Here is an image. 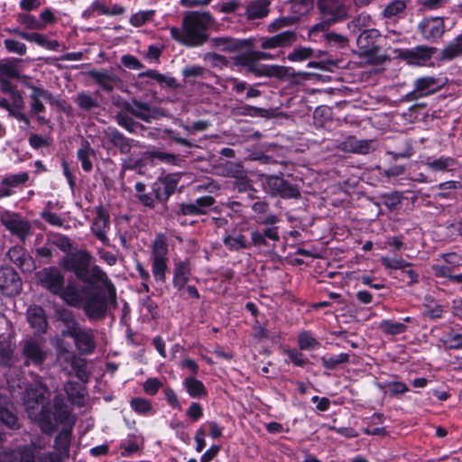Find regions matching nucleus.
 I'll use <instances>...</instances> for the list:
<instances>
[{"label": "nucleus", "instance_id": "obj_1", "mask_svg": "<svg viewBox=\"0 0 462 462\" xmlns=\"http://www.w3.org/2000/svg\"><path fill=\"white\" fill-rule=\"evenodd\" d=\"M211 23L208 13L189 12L182 20V28L171 27V36L181 44L201 46L208 40L207 31Z\"/></svg>", "mask_w": 462, "mask_h": 462}, {"label": "nucleus", "instance_id": "obj_2", "mask_svg": "<svg viewBox=\"0 0 462 462\" xmlns=\"http://www.w3.org/2000/svg\"><path fill=\"white\" fill-rule=\"evenodd\" d=\"M49 397L47 387L37 381L26 388L23 394V405L29 417L39 422L42 430L51 434L55 430V424L44 405Z\"/></svg>", "mask_w": 462, "mask_h": 462}, {"label": "nucleus", "instance_id": "obj_3", "mask_svg": "<svg viewBox=\"0 0 462 462\" xmlns=\"http://www.w3.org/2000/svg\"><path fill=\"white\" fill-rule=\"evenodd\" d=\"M61 320L65 325L61 330V336L71 337L79 354H92L96 349L94 331L89 328L81 327L69 312L62 314Z\"/></svg>", "mask_w": 462, "mask_h": 462}, {"label": "nucleus", "instance_id": "obj_4", "mask_svg": "<svg viewBox=\"0 0 462 462\" xmlns=\"http://www.w3.org/2000/svg\"><path fill=\"white\" fill-rule=\"evenodd\" d=\"M89 260L90 255L88 253L81 254L79 264L72 266L76 276L80 281L90 284H96L98 282L102 283L109 293L110 302L114 305V307H116V291L114 284L100 267L93 266L92 268L88 269ZM63 265L68 269L71 268V266H69L65 263Z\"/></svg>", "mask_w": 462, "mask_h": 462}, {"label": "nucleus", "instance_id": "obj_5", "mask_svg": "<svg viewBox=\"0 0 462 462\" xmlns=\"http://www.w3.org/2000/svg\"><path fill=\"white\" fill-rule=\"evenodd\" d=\"M82 293L84 298L81 307L90 319H102L106 317L109 307L115 308L109 300L108 292L106 296L99 291H90V289L85 286L82 288Z\"/></svg>", "mask_w": 462, "mask_h": 462}, {"label": "nucleus", "instance_id": "obj_6", "mask_svg": "<svg viewBox=\"0 0 462 462\" xmlns=\"http://www.w3.org/2000/svg\"><path fill=\"white\" fill-rule=\"evenodd\" d=\"M20 345L22 356L26 365L32 364L40 366L50 355V349L42 338L29 337L24 338Z\"/></svg>", "mask_w": 462, "mask_h": 462}, {"label": "nucleus", "instance_id": "obj_7", "mask_svg": "<svg viewBox=\"0 0 462 462\" xmlns=\"http://www.w3.org/2000/svg\"><path fill=\"white\" fill-rule=\"evenodd\" d=\"M379 38L380 32L378 30L369 29L362 32L356 40L360 57L367 59L373 64H379L383 60L380 54L381 48L377 44Z\"/></svg>", "mask_w": 462, "mask_h": 462}, {"label": "nucleus", "instance_id": "obj_8", "mask_svg": "<svg viewBox=\"0 0 462 462\" xmlns=\"http://www.w3.org/2000/svg\"><path fill=\"white\" fill-rule=\"evenodd\" d=\"M446 84V80L435 76H423L416 79L413 89L406 95L408 101H415L439 91Z\"/></svg>", "mask_w": 462, "mask_h": 462}, {"label": "nucleus", "instance_id": "obj_9", "mask_svg": "<svg viewBox=\"0 0 462 462\" xmlns=\"http://www.w3.org/2000/svg\"><path fill=\"white\" fill-rule=\"evenodd\" d=\"M118 106L132 116L145 123H151L152 120H157L161 117L166 116L164 109L157 106H152L148 103L140 102L136 99L132 100L131 103L128 101H123Z\"/></svg>", "mask_w": 462, "mask_h": 462}, {"label": "nucleus", "instance_id": "obj_10", "mask_svg": "<svg viewBox=\"0 0 462 462\" xmlns=\"http://www.w3.org/2000/svg\"><path fill=\"white\" fill-rule=\"evenodd\" d=\"M265 189L273 197L282 199H298L300 191L297 185L291 184L283 178L276 175H266Z\"/></svg>", "mask_w": 462, "mask_h": 462}, {"label": "nucleus", "instance_id": "obj_11", "mask_svg": "<svg viewBox=\"0 0 462 462\" xmlns=\"http://www.w3.org/2000/svg\"><path fill=\"white\" fill-rule=\"evenodd\" d=\"M2 225L21 241H25L32 235L30 222L18 214L6 212L0 217Z\"/></svg>", "mask_w": 462, "mask_h": 462}, {"label": "nucleus", "instance_id": "obj_12", "mask_svg": "<svg viewBox=\"0 0 462 462\" xmlns=\"http://www.w3.org/2000/svg\"><path fill=\"white\" fill-rule=\"evenodd\" d=\"M40 285L50 292L58 295L65 285L61 272L56 267L43 268L36 273Z\"/></svg>", "mask_w": 462, "mask_h": 462}, {"label": "nucleus", "instance_id": "obj_13", "mask_svg": "<svg viewBox=\"0 0 462 462\" xmlns=\"http://www.w3.org/2000/svg\"><path fill=\"white\" fill-rule=\"evenodd\" d=\"M318 8L323 18L339 22L347 17V0H319Z\"/></svg>", "mask_w": 462, "mask_h": 462}, {"label": "nucleus", "instance_id": "obj_14", "mask_svg": "<svg viewBox=\"0 0 462 462\" xmlns=\"http://www.w3.org/2000/svg\"><path fill=\"white\" fill-rule=\"evenodd\" d=\"M418 31L424 40L435 42L445 33L444 19L439 16L424 18L419 23Z\"/></svg>", "mask_w": 462, "mask_h": 462}, {"label": "nucleus", "instance_id": "obj_15", "mask_svg": "<svg viewBox=\"0 0 462 462\" xmlns=\"http://www.w3.org/2000/svg\"><path fill=\"white\" fill-rule=\"evenodd\" d=\"M338 149L345 152L366 155L376 150L375 142L373 139H357L348 136L338 144Z\"/></svg>", "mask_w": 462, "mask_h": 462}, {"label": "nucleus", "instance_id": "obj_16", "mask_svg": "<svg viewBox=\"0 0 462 462\" xmlns=\"http://www.w3.org/2000/svg\"><path fill=\"white\" fill-rule=\"evenodd\" d=\"M0 290L8 296L16 295L21 291V278L13 268L0 267Z\"/></svg>", "mask_w": 462, "mask_h": 462}, {"label": "nucleus", "instance_id": "obj_17", "mask_svg": "<svg viewBox=\"0 0 462 462\" xmlns=\"http://www.w3.org/2000/svg\"><path fill=\"white\" fill-rule=\"evenodd\" d=\"M437 48L420 45L412 49L404 50L400 57L411 65H422L436 53Z\"/></svg>", "mask_w": 462, "mask_h": 462}, {"label": "nucleus", "instance_id": "obj_18", "mask_svg": "<svg viewBox=\"0 0 462 462\" xmlns=\"http://www.w3.org/2000/svg\"><path fill=\"white\" fill-rule=\"evenodd\" d=\"M96 213L97 216L92 222L91 231L104 245H108L109 239L106 233L110 228L109 214L102 206L97 208Z\"/></svg>", "mask_w": 462, "mask_h": 462}, {"label": "nucleus", "instance_id": "obj_19", "mask_svg": "<svg viewBox=\"0 0 462 462\" xmlns=\"http://www.w3.org/2000/svg\"><path fill=\"white\" fill-rule=\"evenodd\" d=\"M297 41V34L294 31H284L271 37L260 39L262 49L285 48L291 46Z\"/></svg>", "mask_w": 462, "mask_h": 462}, {"label": "nucleus", "instance_id": "obj_20", "mask_svg": "<svg viewBox=\"0 0 462 462\" xmlns=\"http://www.w3.org/2000/svg\"><path fill=\"white\" fill-rule=\"evenodd\" d=\"M27 87L32 90L30 95L31 114L39 115L40 113L44 112L45 106L42 104V99H44L51 104L55 102L54 97L48 90L37 88L33 85H27Z\"/></svg>", "mask_w": 462, "mask_h": 462}, {"label": "nucleus", "instance_id": "obj_21", "mask_svg": "<svg viewBox=\"0 0 462 462\" xmlns=\"http://www.w3.org/2000/svg\"><path fill=\"white\" fill-rule=\"evenodd\" d=\"M179 183V177L170 174L163 177L159 183L154 184L153 191L161 201H166L174 193Z\"/></svg>", "mask_w": 462, "mask_h": 462}, {"label": "nucleus", "instance_id": "obj_22", "mask_svg": "<svg viewBox=\"0 0 462 462\" xmlns=\"http://www.w3.org/2000/svg\"><path fill=\"white\" fill-rule=\"evenodd\" d=\"M28 180L27 172L6 175L0 180V198L11 196L14 188L24 184Z\"/></svg>", "mask_w": 462, "mask_h": 462}, {"label": "nucleus", "instance_id": "obj_23", "mask_svg": "<svg viewBox=\"0 0 462 462\" xmlns=\"http://www.w3.org/2000/svg\"><path fill=\"white\" fill-rule=\"evenodd\" d=\"M267 239L273 242H278L280 240L277 226L267 227L263 232L259 230H253L251 232V240L249 243L251 244V246L261 248L269 245Z\"/></svg>", "mask_w": 462, "mask_h": 462}, {"label": "nucleus", "instance_id": "obj_24", "mask_svg": "<svg viewBox=\"0 0 462 462\" xmlns=\"http://www.w3.org/2000/svg\"><path fill=\"white\" fill-rule=\"evenodd\" d=\"M191 268L189 261L176 263L173 271V287L178 291L183 290L189 280Z\"/></svg>", "mask_w": 462, "mask_h": 462}, {"label": "nucleus", "instance_id": "obj_25", "mask_svg": "<svg viewBox=\"0 0 462 462\" xmlns=\"http://www.w3.org/2000/svg\"><path fill=\"white\" fill-rule=\"evenodd\" d=\"M68 427L64 428L55 439V450L57 455L60 457H69V446L72 437V428L74 423H67Z\"/></svg>", "mask_w": 462, "mask_h": 462}, {"label": "nucleus", "instance_id": "obj_26", "mask_svg": "<svg viewBox=\"0 0 462 462\" xmlns=\"http://www.w3.org/2000/svg\"><path fill=\"white\" fill-rule=\"evenodd\" d=\"M218 175L226 178L241 179L245 169L241 162L226 161L216 166Z\"/></svg>", "mask_w": 462, "mask_h": 462}, {"label": "nucleus", "instance_id": "obj_27", "mask_svg": "<svg viewBox=\"0 0 462 462\" xmlns=\"http://www.w3.org/2000/svg\"><path fill=\"white\" fill-rule=\"evenodd\" d=\"M7 257L23 271H31L33 263L32 257L21 246H14L7 252Z\"/></svg>", "mask_w": 462, "mask_h": 462}, {"label": "nucleus", "instance_id": "obj_28", "mask_svg": "<svg viewBox=\"0 0 462 462\" xmlns=\"http://www.w3.org/2000/svg\"><path fill=\"white\" fill-rule=\"evenodd\" d=\"M67 304L72 307H81L84 294L79 291L75 282H69L68 285L63 286L61 291L58 294Z\"/></svg>", "mask_w": 462, "mask_h": 462}, {"label": "nucleus", "instance_id": "obj_29", "mask_svg": "<svg viewBox=\"0 0 462 462\" xmlns=\"http://www.w3.org/2000/svg\"><path fill=\"white\" fill-rule=\"evenodd\" d=\"M223 244L229 251L232 252L245 250L251 246L246 236L236 231L226 233L223 238Z\"/></svg>", "mask_w": 462, "mask_h": 462}, {"label": "nucleus", "instance_id": "obj_30", "mask_svg": "<svg viewBox=\"0 0 462 462\" xmlns=\"http://www.w3.org/2000/svg\"><path fill=\"white\" fill-rule=\"evenodd\" d=\"M27 319L30 325L39 332H43L47 328L44 310L39 306H32L28 309Z\"/></svg>", "mask_w": 462, "mask_h": 462}, {"label": "nucleus", "instance_id": "obj_31", "mask_svg": "<svg viewBox=\"0 0 462 462\" xmlns=\"http://www.w3.org/2000/svg\"><path fill=\"white\" fill-rule=\"evenodd\" d=\"M54 418L59 423H74V418L68 410L65 400L61 395L55 396L53 400Z\"/></svg>", "mask_w": 462, "mask_h": 462}, {"label": "nucleus", "instance_id": "obj_32", "mask_svg": "<svg viewBox=\"0 0 462 462\" xmlns=\"http://www.w3.org/2000/svg\"><path fill=\"white\" fill-rule=\"evenodd\" d=\"M183 385L191 398L201 399L208 395L204 383L193 376L186 377Z\"/></svg>", "mask_w": 462, "mask_h": 462}, {"label": "nucleus", "instance_id": "obj_33", "mask_svg": "<svg viewBox=\"0 0 462 462\" xmlns=\"http://www.w3.org/2000/svg\"><path fill=\"white\" fill-rule=\"evenodd\" d=\"M106 136L122 153L130 152L131 144L129 140L117 129L109 127L106 131Z\"/></svg>", "mask_w": 462, "mask_h": 462}, {"label": "nucleus", "instance_id": "obj_34", "mask_svg": "<svg viewBox=\"0 0 462 462\" xmlns=\"http://www.w3.org/2000/svg\"><path fill=\"white\" fill-rule=\"evenodd\" d=\"M77 156L81 163L82 169L86 172L91 171L93 168L92 159L95 158L96 153L88 142L84 141L81 143V147L78 150Z\"/></svg>", "mask_w": 462, "mask_h": 462}, {"label": "nucleus", "instance_id": "obj_35", "mask_svg": "<svg viewBox=\"0 0 462 462\" xmlns=\"http://www.w3.org/2000/svg\"><path fill=\"white\" fill-rule=\"evenodd\" d=\"M462 56V33L457 35L445 48L441 50L440 60H451Z\"/></svg>", "mask_w": 462, "mask_h": 462}, {"label": "nucleus", "instance_id": "obj_36", "mask_svg": "<svg viewBox=\"0 0 462 462\" xmlns=\"http://www.w3.org/2000/svg\"><path fill=\"white\" fill-rule=\"evenodd\" d=\"M409 0H391L383 10V16L387 19L401 17L406 10Z\"/></svg>", "mask_w": 462, "mask_h": 462}, {"label": "nucleus", "instance_id": "obj_37", "mask_svg": "<svg viewBox=\"0 0 462 462\" xmlns=\"http://www.w3.org/2000/svg\"><path fill=\"white\" fill-rule=\"evenodd\" d=\"M257 77H282L285 73V68L278 65H262L256 66L254 63L248 70Z\"/></svg>", "mask_w": 462, "mask_h": 462}, {"label": "nucleus", "instance_id": "obj_38", "mask_svg": "<svg viewBox=\"0 0 462 462\" xmlns=\"http://www.w3.org/2000/svg\"><path fill=\"white\" fill-rule=\"evenodd\" d=\"M268 0H254L250 3L246 8V15L248 19H260L265 17L269 13Z\"/></svg>", "mask_w": 462, "mask_h": 462}, {"label": "nucleus", "instance_id": "obj_39", "mask_svg": "<svg viewBox=\"0 0 462 462\" xmlns=\"http://www.w3.org/2000/svg\"><path fill=\"white\" fill-rule=\"evenodd\" d=\"M425 165L435 171H448L455 168L457 162L452 157L441 156L434 160L428 159Z\"/></svg>", "mask_w": 462, "mask_h": 462}, {"label": "nucleus", "instance_id": "obj_40", "mask_svg": "<svg viewBox=\"0 0 462 462\" xmlns=\"http://www.w3.org/2000/svg\"><path fill=\"white\" fill-rule=\"evenodd\" d=\"M89 75L106 92H111L114 83L118 81L116 76L106 71H90Z\"/></svg>", "mask_w": 462, "mask_h": 462}, {"label": "nucleus", "instance_id": "obj_41", "mask_svg": "<svg viewBox=\"0 0 462 462\" xmlns=\"http://www.w3.org/2000/svg\"><path fill=\"white\" fill-rule=\"evenodd\" d=\"M211 46L221 51H236L241 48V43L229 38H213L210 40Z\"/></svg>", "mask_w": 462, "mask_h": 462}, {"label": "nucleus", "instance_id": "obj_42", "mask_svg": "<svg viewBox=\"0 0 462 462\" xmlns=\"http://www.w3.org/2000/svg\"><path fill=\"white\" fill-rule=\"evenodd\" d=\"M75 102L78 106L84 111H90L93 108L98 107V102L91 94L81 91L79 92L75 97Z\"/></svg>", "mask_w": 462, "mask_h": 462}, {"label": "nucleus", "instance_id": "obj_43", "mask_svg": "<svg viewBox=\"0 0 462 462\" xmlns=\"http://www.w3.org/2000/svg\"><path fill=\"white\" fill-rule=\"evenodd\" d=\"M0 420L12 430L20 428L16 415L8 405L0 404Z\"/></svg>", "mask_w": 462, "mask_h": 462}, {"label": "nucleus", "instance_id": "obj_44", "mask_svg": "<svg viewBox=\"0 0 462 462\" xmlns=\"http://www.w3.org/2000/svg\"><path fill=\"white\" fill-rule=\"evenodd\" d=\"M298 346L300 350L310 351L319 347L320 343L310 331H302L298 336Z\"/></svg>", "mask_w": 462, "mask_h": 462}, {"label": "nucleus", "instance_id": "obj_45", "mask_svg": "<svg viewBox=\"0 0 462 462\" xmlns=\"http://www.w3.org/2000/svg\"><path fill=\"white\" fill-rule=\"evenodd\" d=\"M167 262L168 259H152V272L157 282L163 283L166 280Z\"/></svg>", "mask_w": 462, "mask_h": 462}, {"label": "nucleus", "instance_id": "obj_46", "mask_svg": "<svg viewBox=\"0 0 462 462\" xmlns=\"http://www.w3.org/2000/svg\"><path fill=\"white\" fill-rule=\"evenodd\" d=\"M0 90L3 93L9 94L10 98L14 99L15 106H21L23 96L15 87L7 79L0 78Z\"/></svg>", "mask_w": 462, "mask_h": 462}, {"label": "nucleus", "instance_id": "obj_47", "mask_svg": "<svg viewBox=\"0 0 462 462\" xmlns=\"http://www.w3.org/2000/svg\"><path fill=\"white\" fill-rule=\"evenodd\" d=\"M14 346L10 340L0 341V365H10L14 359Z\"/></svg>", "mask_w": 462, "mask_h": 462}, {"label": "nucleus", "instance_id": "obj_48", "mask_svg": "<svg viewBox=\"0 0 462 462\" xmlns=\"http://www.w3.org/2000/svg\"><path fill=\"white\" fill-rule=\"evenodd\" d=\"M379 328L387 335H398L405 332L407 327L401 322L384 319L379 324Z\"/></svg>", "mask_w": 462, "mask_h": 462}, {"label": "nucleus", "instance_id": "obj_49", "mask_svg": "<svg viewBox=\"0 0 462 462\" xmlns=\"http://www.w3.org/2000/svg\"><path fill=\"white\" fill-rule=\"evenodd\" d=\"M115 118L116 123L129 133H134L140 126L139 123L134 121L133 117L125 112H118Z\"/></svg>", "mask_w": 462, "mask_h": 462}, {"label": "nucleus", "instance_id": "obj_50", "mask_svg": "<svg viewBox=\"0 0 462 462\" xmlns=\"http://www.w3.org/2000/svg\"><path fill=\"white\" fill-rule=\"evenodd\" d=\"M235 116H262L266 117L269 115L268 110L252 106H245L233 109Z\"/></svg>", "mask_w": 462, "mask_h": 462}, {"label": "nucleus", "instance_id": "obj_51", "mask_svg": "<svg viewBox=\"0 0 462 462\" xmlns=\"http://www.w3.org/2000/svg\"><path fill=\"white\" fill-rule=\"evenodd\" d=\"M17 21L28 30H43L44 24L40 23L35 16L29 14H19Z\"/></svg>", "mask_w": 462, "mask_h": 462}, {"label": "nucleus", "instance_id": "obj_52", "mask_svg": "<svg viewBox=\"0 0 462 462\" xmlns=\"http://www.w3.org/2000/svg\"><path fill=\"white\" fill-rule=\"evenodd\" d=\"M378 387L383 391H387L392 396L402 394L409 390L407 385L402 382H386L384 383H378Z\"/></svg>", "mask_w": 462, "mask_h": 462}, {"label": "nucleus", "instance_id": "obj_53", "mask_svg": "<svg viewBox=\"0 0 462 462\" xmlns=\"http://www.w3.org/2000/svg\"><path fill=\"white\" fill-rule=\"evenodd\" d=\"M57 361L58 363L66 369L68 366H72L73 365H76L79 363V359L75 353L72 350L64 351L61 350L60 352L56 353Z\"/></svg>", "mask_w": 462, "mask_h": 462}, {"label": "nucleus", "instance_id": "obj_54", "mask_svg": "<svg viewBox=\"0 0 462 462\" xmlns=\"http://www.w3.org/2000/svg\"><path fill=\"white\" fill-rule=\"evenodd\" d=\"M168 245L164 238L157 236L152 246V259H167Z\"/></svg>", "mask_w": 462, "mask_h": 462}, {"label": "nucleus", "instance_id": "obj_55", "mask_svg": "<svg viewBox=\"0 0 462 462\" xmlns=\"http://www.w3.org/2000/svg\"><path fill=\"white\" fill-rule=\"evenodd\" d=\"M139 76L151 78L161 84H165L168 87H175L176 85V80L174 78L166 77L154 69H149L141 73Z\"/></svg>", "mask_w": 462, "mask_h": 462}, {"label": "nucleus", "instance_id": "obj_56", "mask_svg": "<svg viewBox=\"0 0 462 462\" xmlns=\"http://www.w3.org/2000/svg\"><path fill=\"white\" fill-rule=\"evenodd\" d=\"M130 405L135 412L143 415L148 414L152 409L151 402L141 397L133 398Z\"/></svg>", "mask_w": 462, "mask_h": 462}, {"label": "nucleus", "instance_id": "obj_57", "mask_svg": "<svg viewBox=\"0 0 462 462\" xmlns=\"http://www.w3.org/2000/svg\"><path fill=\"white\" fill-rule=\"evenodd\" d=\"M320 360L322 365L327 369H335L338 365L347 363L349 356L346 353H341L338 356L331 357L322 356Z\"/></svg>", "mask_w": 462, "mask_h": 462}, {"label": "nucleus", "instance_id": "obj_58", "mask_svg": "<svg viewBox=\"0 0 462 462\" xmlns=\"http://www.w3.org/2000/svg\"><path fill=\"white\" fill-rule=\"evenodd\" d=\"M145 156L150 159H158L169 164H176L177 162V157L174 154L160 152L158 150L148 151L145 152Z\"/></svg>", "mask_w": 462, "mask_h": 462}, {"label": "nucleus", "instance_id": "obj_59", "mask_svg": "<svg viewBox=\"0 0 462 462\" xmlns=\"http://www.w3.org/2000/svg\"><path fill=\"white\" fill-rule=\"evenodd\" d=\"M5 49L12 53L24 55L27 51V47L23 42L13 39H6L4 42Z\"/></svg>", "mask_w": 462, "mask_h": 462}, {"label": "nucleus", "instance_id": "obj_60", "mask_svg": "<svg viewBox=\"0 0 462 462\" xmlns=\"http://www.w3.org/2000/svg\"><path fill=\"white\" fill-rule=\"evenodd\" d=\"M313 54V51L310 48L300 47L295 49L292 52L288 55V60L291 61H302L310 58Z\"/></svg>", "mask_w": 462, "mask_h": 462}, {"label": "nucleus", "instance_id": "obj_61", "mask_svg": "<svg viewBox=\"0 0 462 462\" xmlns=\"http://www.w3.org/2000/svg\"><path fill=\"white\" fill-rule=\"evenodd\" d=\"M153 14L152 10L138 12L131 16L130 23L135 27L142 26L152 18Z\"/></svg>", "mask_w": 462, "mask_h": 462}, {"label": "nucleus", "instance_id": "obj_62", "mask_svg": "<svg viewBox=\"0 0 462 462\" xmlns=\"http://www.w3.org/2000/svg\"><path fill=\"white\" fill-rule=\"evenodd\" d=\"M295 22L296 19L294 17H280L268 25V31L270 32H275L284 27L292 25Z\"/></svg>", "mask_w": 462, "mask_h": 462}, {"label": "nucleus", "instance_id": "obj_63", "mask_svg": "<svg viewBox=\"0 0 462 462\" xmlns=\"http://www.w3.org/2000/svg\"><path fill=\"white\" fill-rule=\"evenodd\" d=\"M0 78L19 79L20 73L14 63H4L0 65Z\"/></svg>", "mask_w": 462, "mask_h": 462}, {"label": "nucleus", "instance_id": "obj_64", "mask_svg": "<svg viewBox=\"0 0 462 462\" xmlns=\"http://www.w3.org/2000/svg\"><path fill=\"white\" fill-rule=\"evenodd\" d=\"M14 452L20 462H34L35 455L31 448L22 447Z\"/></svg>", "mask_w": 462, "mask_h": 462}]
</instances>
